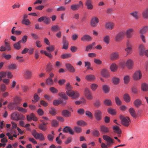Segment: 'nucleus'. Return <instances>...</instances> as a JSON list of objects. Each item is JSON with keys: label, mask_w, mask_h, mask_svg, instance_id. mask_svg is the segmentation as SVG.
<instances>
[{"label": "nucleus", "mask_w": 148, "mask_h": 148, "mask_svg": "<svg viewBox=\"0 0 148 148\" xmlns=\"http://www.w3.org/2000/svg\"><path fill=\"white\" fill-rule=\"evenodd\" d=\"M138 53L140 55L143 56L145 51V45L143 44H141L138 45Z\"/></svg>", "instance_id": "nucleus-11"}, {"label": "nucleus", "mask_w": 148, "mask_h": 148, "mask_svg": "<svg viewBox=\"0 0 148 148\" xmlns=\"http://www.w3.org/2000/svg\"><path fill=\"white\" fill-rule=\"evenodd\" d=\"M66 93L73 99H76L79 97L80 95L79 92L77 91H66Z\"/></svg>", "instance_id": "nucleus-3"}, {"label": "nucleus", "mask_w": 148, "mask_h": 148, "mask_svg": "<svg viewBox=\"0 0 148 148\" xmlns=\"http://www.w3.org/2000/svg\"><path fill=\"white\" fill-rule=\"evenodd\" d=\"M102 75L104 77L107 78L109 76V74L108 71L106 69H103L101 72Z\"/></svg>", "instance_id": "nucleus-33"}, {"label": "nucleus", "mask_w": 148, "mask_h": 148, "mask_svg": "<svg viewBox=\"0 0 148 148\" xmlns=\"http://www.w3.org/2000/svg\"><path fill=\"white\" fill-rule=\"evenodd\" d=\"M59 95L61 97L65 99H68V97L63 92H61L59 93Z\"/></svg>", "instance_id": "nucleus-57"}, {"label": "nucleus", "mask_w": 148, "mask_h": 148, "mask_svg": "<svg viewBox=\"0 0 148 148\" xmlns=\"http://www.w3.org/2000/svg\"><path fill=\"white\" fill-rule=\"evenodd\" d=\"M16 65L15 64H10L8 68L9 69L14 70L16 68Z\"/></svg>", "instance_id": "nucleus-55"}, {"label": "nucleus", "mask_w": 148, "mask_h": 148, "mask_svg": "<svg viewBox=\"0 0 148 148\" xmlns=\"http://www.w3.org/2000/svg\"><path fill=\"white\" fill-rule=\"evenodd\" d=\"M113 129L115 133L118 134H120L121 133V130L119 127L117 126H114L113 127Z\"/></svg>", "instance_id": "nucleus-37"}, {"label": "nucleus", "mask_w": 148, "mask_h": 148, "mask_svg": "<svg viewBox=\"0 0 148 148\" xmlns=\"http://www.w3.org/2000/svg\"><path fill=\"white\" fill-rule=\"evenodd\" d=\"M110 36L108 35L105 36L103 39L104 42L106 44H108L109 43Z\"/></svg>", "instance_id": "nucleus-51"}, {"label": "nucleus", "mask_w": 148, "mask_h": 148, "mask_svg": "<svg viewBox=\"0 0 148 148\" xmlns=\"http://www.w3.org/2000/svg\"><path fill=\"white\" fill-rule=\"evenodd\" d=\"M51 20L50 18L47 16H45V18L44 21V23L48 25L50 23Z\"/></svg>", "instance_id": "nucleus-46"}, {"label": "nucleus", "mask_w": 148, "mask_h": 148, "mask_svg": "<svg viewBox=\"0 0 148 148\" xmlns=\"http://www.w3.org/2000/svg\"><path fill=\"white\" fill-rule=\"evenodd\" d=\"M126 48L125 49V50L127 55L130 54L132 52V45L129 42H127L126 44Z\"/></svg>", "instance_id": "nucleus-13"}, {"label": "nucleus", "mask_w": 148, "mask_h": 148, "mask_svg": "<svg viewBox=\"0 0 148 148\" xmlns=\"http://www.w3.org/2000/svg\"><path fill=\"white\" fill-rule=\"evenodd\" d=\"M52 69V65L50 63H49L47 65L46 69L47 71L50 72Z\"/></svg>", "instance_id": "nucleus-63"}, {"label": "nucleus", "mask_w": 148, "mask_h": 148, "mask_svg": "<svg viewBox=\"0 0 148 148\" xmlns=\"http://www.w3.org/2000/svg\"><path fill=\"white\" fill-rule=\"evenodd\" d=\"M119 58V53L116 51L112 53L110 55V58L112 60H115Z\"/></svg>", "instance_id": "nucleus-17"}, {"label": "nucleus", "mask_w": 148, "mask_h": 148, "mask_svg": "<svg viewBox=\"0 0 148 148\" xmlns=\"http://www.w3.org/2000/svg\"><path fill=\"white\" fill-rule=\"evenodd\" d=\"M83 6V3L81 1H79L78 4H73L71 5V9L73 11L78 10L79 8Z\"/></svg>", "instance_id": "nucleus-9"}, {"label": "nucleus", "mask_w": 148, "mask_h": 148, "mask_svg": "<svg viewBox=\"0 0 148 148\" xmlns=\"http://www.w3.org/2000/svg\"><path fill=\"white\" fill-rule=\"evenodd\" d=\"M120 79L119 78L114 77L112 79V82L114 84H117L119 82Z\"/></svg>", "instance_id": "nucleus-50"}, {"label": "nucleus", "mask_w": 148, "mask_h": 148, "mask_svg": "<svg viewBox=\"0 0 148 148\" xmlns=\"http://www.w3.org/2000/svg\"><path fill=\"white\" fill-rule=\"evenodd\" d=\"M120 119L122 125L126 127H127L129 125L130 120L129 117L121 115L120 116Z\"/></svg>", "instance_id": "nucleus-2"}, {"label": "nucleus", "mask_w": 148, "mask_h": 148, "mask_svg": "<svg viewBox=\"0 0 148 148\" xmlns=\"http://www.w3.org/2000/svg\"><path fill=\"white\" fill-rule=\"evenodd\" d=\"M102 89L104 92L105 93H108L110 90V88L107 85H104L102 86Z\"/></svg>", "instance_id": "nucleus-36"}, {"label": "nucleus", "mask_w": 148, "mask_h": 148, "mask_svg": "<svg viewBox=\"0 0 148 148\" xmlns=\"http://www.w3.org/2000/svg\"><path fill=\"white\" fill-rule=\"evenodd\" d=\"M104 103L107 106H110L112 105V102L110 100L106 99L104 101Z\"/></svg>", "instance_id": "nucleus-49"}, {"label": "nucleus", "mask_w": 148, "mask_h": 148, "mask_svg": "<svg viewBox=\"0 0 148 148\" xmlns=\"http://www.w3.org/2000/svg\"><path fill=\"white\" fill-rule=\"evenodd\" d=\"M92 3V0H86L85 5L87 7L88 9L91 10L93 9Z\"/></svg>", "instance_id": "nucleus-14"}, {"label": "nucleus", "mask_w": 148, "mask_h": 148, "mask_svg": "<svg viewBox=\"0 0 148 148\" xmlns=\"http://www.w3.org/2000/svg\"><path fill=\"white\" fill-rule=\"evenodd\" d=\"M62 114L65 117H69L71 116V113L66 110H63L62 112Z\"/></svg>", "instance_id": "nucleus-34"}, {"label": "nucleus", "mask_w": 148, "mask_h": 148, "mask_svg": "<svg viewBox=\"0 0 148 148\" xmlns=\"http://www.w3.org/2000/svg\"><path fill=\"white\" fill-rule=\"evenodd\" d=\"M27 120L28 121H31L33 120L34 121H36L37 120V118L36 116L33 113L29 115H27Z\"/></svg>", "instance_id": "nucleus-20"}, {"label": "nucleus", "mask_w": 148, "mask_h": 148, "mask_svg": "<svg viewBox=\"0 0 148 148\" xmlns=\"http://www.w3.org/2000/svg\"><path fill=\"white\" fill-rule=\"evenodd\" d=\"M117 65L114 63H112L110 67V69L112 71H115L117 70Z\"/></svg>", "instance_id": "nucleus-39"}, {"label": "nucleus", "mask_w": 148, "mask_h": 148, "mask_svg": "<svg viewBox=\"0 0 148 148\" xmlns=\"http://www.w3.org/2000/svg\"><path fill=\"white\" fill-rule=\"evenodd\" d=\"M51 28V30L54 32H56L60 29V27L57 25L52 26Z\"/></svg>", "instance_id": "nucleus-38"}, {"label": "nucleus", "mask_w": 148, "mask_h": 148, "mask_svg": "<svg viewBox=\"0 0 148 148\" xmlns=\"http://www.w3.org/2000/svg\"><path fill=\"white\" fill-rule=\"evenodd\" d=\"M125 35V33L123 31H121L118 33L115 36V40L117 42H119L122 40Z\"/></svg>", "instance_id": "nucleus-6"}, {"label": "nucleus", "mask_w": 148, "mask_h": 148, "mask_svg": "<svg viewBox=\"0 0 148 148\" xmlns=\"http://www.w3.org/2000/svg\"><path fill=\"white\" fill-rule=\"evenodd\" d=\"M63 131L64 133H69L71 134H73L74 133V131L71 129V127L68 126H65L63 128Z\"/></svg>", "instance_id": "nucleus-21"}, {"label": "nucleus", "mask_w": 148, "mask_h": 148, "mask_svg": "<svg viewBox=\"0 0 148 148\" xmlns=\"http://www.w3.org/2000/svg\"><path fill=\"white\" fill-rule=\"evenodd\" d=\"M133 103L136 107L138 108L141 105L142 102L140 99H137L134 101Z\"/></svg>", "instance_id": "nucleus-28"}, {"label": "nucleus", "mask_w": 148, "mask_h": 148, "mask_svg": "<svg viewBox=\"0 0 148 148\" xmlns=\"http://www.w3.org/2000/svg\"><path fill=\"white\" fill-rule=\"evenodd\" d=\"M134 31V29L132 28H129L126 30L125 34L127 38H130L132 37V33Z\"/></svg>", "instance_id": "nucleus-16"}, {"label": "nucleus", "mask_w": 148, "mask_h": 148, "mask_svg": "<svg viewBox=\"0 0 148 148\" xmlns=\"http://www.w3.org/2000/svg\"><path fill=\"white\" fill-rule=\"evenodd\" d=\"M100 132L102 134H106L109 132V128L104 125H101L100 127Z\"/></svg>", "instance_id": "nucleus-19"}, {"label": "nucleus", "mask_w": 148, "mask_h": 148, "mask_svg": "<svg viewBox=\"0 0 148 148\" xmlns=\"http://www.w3.org/2000/svg\"><path fill=\"white\" fill-rule=\"evenodd\" d=\"M142 73L140 70L136 71L133 75L134 79L135 81L139 80L142 77Z\"/></svg>", "instance_id": "nucleus-8"}, {"label": "nucleus", "mask_w": 148, "mask_h": 148, "mask_svg": "<svg viewBox=\"0 0 148 148\" xmlns=\"http://www.w3.org/2000/svg\"><path fill=\"white\" fill-rule=\"evenodd\" d=\"M95 42H93L92 44L90 45L87 46L86 49V51H89L91 50L93 46H95Z\"/></svg>", "instance_id": "nucleus-40"}, {"label": "nucleus", "mask_w": 148, "mask_h": 148, "mask_svg": "<svg viewBox=\"0 0 148 148\" xmlns=\"http://www.w3.org/2000/svg\"><path fill=\"white\" fill-rule=\"evenodd\" d=\"M90 88L92 91L95 90L98 87V85L95 84H92L90 85Z\"/></svg>", "instance_id": "nucleus-61"}, {"label": "nucleus", "mask_w": 148, "mask_h": 148, "mask_svg": "<svg viewBox=\"0 0 148 148\" xmlns=\"http://www.w3.org/2000/svg\"><path fill=\"white\" fill-rule=\"evenodd\" d=\"M103 138L107 142V145L108 146H110L114 143L113 140L107 135H104L103 136Z\"/></svg>", "instance_id": "nucleus-5"}, {"label": "nucleus", "mask_w": 148, "mask_h": 148, "mask_svg": "<svg viewBox=\"0 0 148 148\" xmlns=\"http://www.w3.org/2000/svg\"><path fill=\"white\" fill-rule=\"evenodd\" d=\"M124 83L125 84H127L129 82L130 80V77L129 76L126 75L123 78Z\"/></svg>", "instance_id": "nucleus-48"}, {"label": "nucleus", "mask_w": 148, "mask_h": 148, "mask_svg": "<svg viewBox=\"0 0 148 148\" xmlns=\"http://www.w3.org/2000/svg\"><path fill=\"white\" fill-rule=\"evenodd\" d=\"M22 23L23 25H28L30 24L31 22L28 19H23Z\"/></svg>", "instance_id": "nucleus-43"}, {"label": "nucleus", "mask_w": 148, "mask_h": 148, "mask_svg": "<svg viewBox=\"0 0 148 148\" xmlns=\"http://www.w3.org/2000/svg\"><path fill=\"white\" fill-rule=\"evenodd\" d=\"M101 112L99 110H97L95 111L94 116L97 121H99L101 119Z\"/></svg>", "instance_id": "nucleus-12"}, {"label": "nucleus", "mask_w": 148, "mask_h": 148, "mask_svg": "<svg viewBox=\"0 0 148 148\" xmlns=\"http://www.w3.org/2000/svg\"><path fill=\"white\" fill-rule=\"evenodd\" d=\"M17 110L18 111L24 113H25L27 111V110L26 109L21 107H18Z\"/></svg>", "instance_id": "nucleus-54"}, {"label": "nucleus", "mask_w": 148, "mask_h": 148, "mask_svg": "<svg viewBox=\"0 0 148 148\" xmlns=\"http://www.w3.org/2000/svg\"><path fill=\"white\" fill-rule=\"evenodd\" d=\"M74 129L75 132L77 133H79L81 132H82L81 128L80 127H75Z\"/></svg>", "instance_id": "nucleus-60"}, {"label": "nucleus", "mask_w": 148, "mask_h": 148, "mask_svg": "<svg viewBox=\"0 0 148 148\" xmlns=\"http://www.w3.org/2000/svg\"><path fill=\"white\" fill-rule=\"evenodd\" d=\"M32 134L36 139H39L40 140H45L44 136L41 133H38L35 130L33 131Z\"/></svg>", "instance_id": "nucleus-4"}, {"label": "nucleus", "mask_w": 148, "mask_h": 148, "mask_svg": "<svg viewBox=\"0 0 148 148\" xmlns=\"http://www.w3.org/2000/svg\"><path fill=\"white\" fill-rule=\"evenodd\" d=\"M92 40L91 37L88 35H85L81 38V40L83 41H90Z\"/></svg>", "instance_id": "nucleus-26"}, {"label": "nucleus", "mask_w": 148, "mask_h": 148, "mask_svg": "<svg viewBox=\"0 0 148 148\" xmlns=\"http://www.w3.org/2000/svg\"><path fill=\"white\" fill-rule=\"evenodd\" d=\"M124 99L125 101L127 102L130 101V98L129 96L127 94H125L124 96Z\"/></svg>", "instance_id": "nucleus-52"}, {"label": "nucleus", "mask_w": 148, "mask_h": 148, "mask_svg": "<svg viewBox=\"0 0 148 148\" xmlns=\"http://www.w3.org/2000/svg\"><path fill=\"white\" fill-rule=\"evenodd\" d=\"M77 124L81 126H84L87 125L86 123L82 121H77Z\"/></svg>", "instance_id": "nucleus-58"}, {"label": "nucleus", "mask_w": 148, "mask_h": 148, "mask_svg": "<svg viewBox=\"0 0 148 148\" xmlns=\"http://www.w3.org/2000/svg\"><path fill=\"white\" fill-rule=\"evenodd\" d=\"M53 80L51 78H48L46 81V83L48 85L52 86L53 84Z\"/></svg>", "instance_id": "nucleus-41"}, {"label": "nucleus", "mask_w": 148, "mask_h": 148, "mask_svg": "<svg viewBox=\"0 0 148 148\" xmlns=\"http://www.w3.org/2000/svg\"><path fill=\"white\" fill-rule=\"evenodd\" d=\"M40 53L41 54H44L46 56L49 58H51L53 57V56L50 53L47 52L46 51H44L42 50L40 51Z\"/></svg>", "instance_id": "nucleus-42"}, {"label": "nucleus", "mask_w": 148, "mask_h": 148, "mask_svg": "<svg viewBox=\"0 0 148 148\" xmlns=\"http://www.w3.org/2000/svg\"><path fill=\"white\" fill-rule=\"evenodd\" d=\"M84 94L85 97L88 100H91L92 98V93L89 89L86 88L84 89Z\"/></svg>", "instance_id": "nucleus-7"}, {"label": "nucleus", "mask_w": 148, "mask_h": 148, "mask_svg": "<svg viewBox=\"0 0 148 148\" xmlns=\"http://www.w3.org/2000/svg\"><path fill=\"white\" fill-rule=\"evenodd\" d=\"M114 25V24L113 23H106L105 26L106 28L111 30L112 29Z\"/></svg>", "instance_id": "nucleus-30"}, {"label": "nucleus", "mask_w": 148, "mask_h": 148, "mask_svg": "<svg viewBox=\"0 0 148 148\" xmlns=\"http://www.w3.org/2000/svg\"><path fill=\"white\" fill-rule=\"evenodd\" d=\"M11 118L12 119L16 121L23 120L25 119V117L23 115L17 112L12 113L11 115Z\"/></svg>", "instance_id": "nucleus-1"}, {"label": "nucleus", "mask_w": 148, "mask_h": 148, "mask_svg": "<svg viewBox=\"0 0 148 148\" xmlns=\"http://www.w3.org/2000/svg\"><path fill=\"white\" fill-rule=\"evenodd\" d=\"M133 65V61L130 59L127 60L125 63L126 66L129 69H131Z\"/></svg>", "instance_id": "nucleus-29"}, {"label": "nucleus", "mask_w": 148, "mask_h": 148, "mask_svg": "<svg viewBox=\"0 0 148 148\" xmlns=\"http://www.w3.org/2000/svg\"><path fill=\"white\" fill-rule=\"evenodd\" d=\"M65 66L68 71L71 72H74L75 70L73 67L70 64L66 63L65 64Z\"/></svg>", "instance_id": "nucleus-23"}, {"label": "nucleus", "mask_w": 148, "mask_h": 148, "mask_svg": "<svg viewBox=\"0 0 148 148\" xmlns=\"http://www.w3.org/2000/svg\"><path fill=\"white\" fill-rule=\"evenodd\" d=\"M99 20L98 18L96 17H93L90 21V25L92 27H96L97 23H99Z\"/></svg>", "instance_id": "nucleus-10"}, {"label": "nucleus", "mask_w": 148, "mask_h": 148, "mask_svg": "<svg viewBox=\"0 0 148 148\" xmlns=\"http://www.w3.org/2000/svg\"><path fill=\"white\" fill-rule=\"evenodd\" d=\"M50 91L52 93H56L58 92V90L53 87H51L49 88Z\"/></svg>", "instance_id": "nucleus-59"}, {"label": "nucleus", "mask_w": 148, "mask_h": 148, "mask_svg": "<svg viewBox=\"0 0 148 148\" xmlns=\"http://www.w3.org/2000/svg\"><path fill=\"white\" fill-rule=\"evenodd\" d=\"M108 112L109 113L112 115H114L116 114L115 110L112 108H110L108 109Z\"/></svg>", "instance_id": "nucleus-64"}, {"label": "nucleus", "mask_w": 148, "mask_h": 148, "mask_svg": "<svg viewBox=\"0 0 148 148\" xmlns=\"http://www.w3.org/2000/svg\"><path fill=\"white\" fill-rule=\"evenodd\" d=\"M2 57L6 60H9L11 58L12 56L10 54L6 55L5 54L3 53L2 55Z\"/></svg>", "instance_id": "nucleus-56"}, {"label": "nucleus", "mask_w": 148, "mask_h": 148, "mask_svg": "<svg viewBox=\"0 0 148 148\" xmlns=\"http://www.w3.org/2000/svg\"><path fill=\"white\" fill-rule=\"evenodd\" d=\"M86 79L88 81H93L95 79V76L92 75H88L85 76Z\"/></svg>", "instance_id": "nucleus-32"}, {"label": "nucleus", "mask_w": 148, "mask_h": 148, "mask_svg": "<svg viewBox=\"0 0 148 148\" xmlns=\"http://www.w3.org/2000/svg\"><path fill=\"white\" fill-rule=\"evenodd\" d=\"M42 124L39 125V128L43 131H45L47 129L46 125L48 124V123L44 122L42 121H41Z\"/></svg>", "instance_id": "nucleus-25"}, {"label": "nucleus", "mask_w": 148, "mask_h": 148, "mask_svg": "<svg viewBox=\"0 0 148 148\" xmlns=\"http://www.w3.org/2000/svg\"><path fill=\"white\" fill-rule=\"evenodd\" d=\"M142 15L145 19H148V7L145 9L142 12Z\"/></svg>", "instance_id": "nucleus-27"}, {"label": "nucleus", "mask_w": 148, "mask_h": 148, "mask_svg": "<svg viewBox=\"0 0 148 148\" xmlns=\"http://www.w3.org/2000/svg\"><path fill=\"white\" fill-rule=\"evenodd\" d=\"M130 14L136 20H138L139 18V15L138 11H133L131 12Z\"/></svg>", "instance_id": "nucleus-24"}, {"label": "nucleus", "mask_w": 148, "mask_h": 148, "mask_svg": "<svg viewBox=\"0 0 148 148\" xmlns=\"http://www.w3.org/2000/svg\"><path fill=\"white\" fill-rule=\"evenodd\" d=\"M46 49L49 52V53L53 51L55 49V47L53 46H51L49 47H47Z\"/></svg>", "instance_id": "nucleus-53"}, {"label": "nucleus", "mask_w": 148, "mask_h": 148, "mask_svg": "<svg viewBox=\"0 0 148 148\" xmlns=\"http://www.w3.org/2000/svg\"><path fill=\"white\" fill-rule=\"evenodd\" d=\"M129 112L131 116L134 118H136V114L134 109L131 108L129 109Z\"/></svg>", "instance_id": "nucleus-35"}, {"label": "nucleus", "mask_w": 148, "mask_h": 148, "mask_svg": "<svg viewBox=\"0 0 148 148\" xmlns=\"http://www.w3.org/2000/svg\"><path fill=\"white\" fill-rule=\"evenodd\" d=\"M62 41L63 43L62 48L65 50L67 49L68 48L69 42L66 40V37L65 36H63Z\"/></svg>", "instance_id": "nucleus-15"}, {"label": "nucleus", "mask_w": 148, "mask_h": 148, "mask_svg": "<svg viewBox=\"0 0 148 148\" xmlns=\"http://www.w3.org/2000/svg\"><path fill=\"white\" fill-rule=\"evenodd\" d=\"M32 73L29 70H26L25 71L24 73V77L27 79H29L32 77Z\"/></svg>", "instance_id": "nucleus-18"}, {"label": "nucleus", "mask_w": 148, "mask_h": 148, "mask_svg": "<svg viewBox=\"0 0 148 148\" xmlns=\"http://www.w3.org/2000/svg\"><path fill=\"white\" fill-rule=\"evenodd\" d=\"M141 88L144 91H146L148 90V86L147 84L144 83L142 84Z\"/></svg>", "instance_id": "nucleus-47"}, {"label": "nucleus", "mask_w": 148, "mask_h": 148, "mask_svg": "<svg viewBox=\"0 0 148 148\" xmlns=\"http://www.w3.org/2000/svg\"><path fill=\"white\" fill-rule=\"evenodd\" d=\"M71 56L70 53H64L62 55L61 57L62 59H65L71 57Z\"/></svg>", "instance_id": "nucleus-45"}, {"label": "nucleus", "mask_w": 148, "mask_h": 148, "mask_svg": "<svg viewBox=\"0 0 148 148\" xmlns=\"http://www.w3.org/2000/svg\"><path fill=\"white\" fill-rule=\"evenodd\" d=\"M148 31V26H145L140 28L138 30L140 34H143Z\"/></svg>", "instance_id": "nucleus-22"}, {"label": "nucleus", "mask_w": 148, "mask_h": 148, "mask_svg": "<svg viewBox=\"0 0 148 148\" xmlns=\"http://www.w3.org/2000/svg\"><path fill=\"white\" fill-rule=\"evenodd\" d=\"M20 42L19 41L16 42L13 45L14 48L17 50H19L21 48V45Z\"/></svg>", "instance_id": "nucleus-31"}, {"label": "nucleus", "mask_w": 148, "mask_h": 148, "mask_svg": "<svg viewBox=\"0 0 148 148\" xmlns=\"http://www.w3.org/2000/svg\"><path fill=\"white\" fill-rule=\"evenodd\" d=\"M115 101L117 105L120 106L121 104V102L118 97H115Z\"/></svg>", "instance_id": "nucleus-62"}, {"label": "nucleus", "mask_w": 148, "mask_h": 148, "mask_svg": "<svg viewBox=\"0 0 148 148\" xmlns=\"http://www.w3.org/2000/svg\"><path fill=\"white\" fill-rule=\"evenodd\" d=\"M28 38V36H24L19 41L21 43L25 44Z\"/></svg>", "instance_id": "nucleus-44"}]
</instances>
